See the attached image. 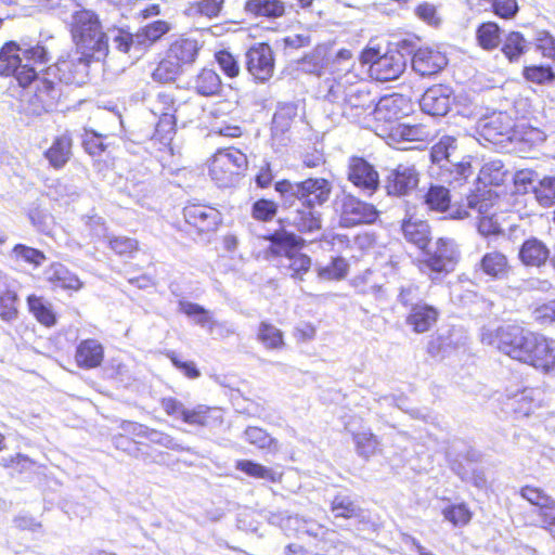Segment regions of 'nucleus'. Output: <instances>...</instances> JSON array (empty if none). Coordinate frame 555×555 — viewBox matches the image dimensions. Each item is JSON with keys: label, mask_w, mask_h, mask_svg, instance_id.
<instances>
[{"label": "nucleus", "mask_w": 555, "mask_h": 555, "mask_svg": "<svg viewBox=\"0 0 555 555\" xmlns=\"http://www.w3.org/2000/svg\"><path fill=\"white\" fill-rule=\"evenodd\" d=\"M456 149V140L453 137L444 135L437 143H435L430 151V156L434 163H441L448 160L451 152Z\"/></svg>", "instance_id": "nucleus-60"}, {"label": "nucleus", "mask_w": 555, "mask_h": 555, "mask_svg": "<svg viewBox=\"0 0 555 555\" xmlns=\"http://www.w3.org/2000/svg\"><path fill=\"white\" fill-rule=\"evenodd\" d=\"M182 422L195 427H212L221 425L223 417L220 409L198 404L192 409H186Z\"/></svg>", "instance_id": "nucleus-29"}, {"label": "nucleus", "mask_w": 555, "mask_h": 555, "mask_svg": "<svg viewBox=\"0 0 555 555\" xmlns=\"http://www.w3.org/2000/svg\"><path fill=\"white\" fill-rule=\"evenodd\" d=\"M275 53L268 42H257L245 52V68L255 83L269 82L275 73Z\"/></svg>", "instance_id": "nucleus-12"}, {"label": "nucleus", "mask_w": 555, "mask_h": 555, "mask_svg": "<svg viewBox=\"0 0 555 555\" xmlns=\"http://www.w3.org/2000/svg\"><path fill=\"white\" fill-rule=\"evenodd\" d=\"M353 53L349 49H340L335 55L328 60L327 68L331 74V77L326 78L324 83L327 88V93H330V87L332 81H360V76L353 73L352 68L354 63L352 61Z\"/></svg>", "instance_id": "nucleus-22"}, {"label": "nucleus", "mask_w": 555, "mask_h": 555, "mask_svg": "<svg viewBox=\"0 0 555 555\" xmlns=\"http://www.w3.org/2000/svg\"><path fill=\"white\" fill-rule=\"evenodd\" d=\"M414 297L410 287L401 288L398 294L400 305L406 310L404 322L414 334L428 333L436 327L440 310L425 300L414 301Z\"/></svg>", "instance_id": "nucleus-9"}, {"label": "nucleus", "mask_w": 555, "mask_h": 555, "mask_svg": "<svg viewBox=\"0 0 555 555\" xmlns=\"http://www.w3.org/2000/svg\"><path fill=\"white\" fill-rule=\"evenodd\" d=\"M334 212L341 228L349 229L374 223L378 217L377 208L351 193H343L334 201Z\"/></svg>", "instance_id": "nucleus-10"}, {"label": "nucleus", "mask_w": 555, "mask_h": 555, "mask_svg": "<svg viewBox=\"0 0 555 555\" xmlns=\"http://www.w3.org/2000/svg\"><path fill=\"white\" fill-rule=\"evenodd\" d=\"M512 405L517 415L529 416L540 406V402L534 398L533 391L522 390L514 396Z\"/></svg>", "instance_id": "nucleus-56"}, {"label": "nucleus", "mask_w": 555, "mask_h": 555, "mask_svg": "<svg viewBox=\"0 0 555 555\" xmlns=\"http://www.w3.org/2000/svg\"><path fill=\"white\" fill-rule=\"evenodd\" d=\"M347 179L356 188L373 194L379 186V175L372 164L360 156H352L348 163Z\"/></svg>", "instance_id": "nucleus-19"}, {"label": "nucleus", "mask_w": 555, "mask_h": 555, "mask_svg": "<svg viewBox=\"0 0 555 555\" xmlns=\"http://www.w3.org/2000/svg\"><path fill=\"white\" fill-rule=\"evenodd\" d=\"M480 340L511 360L535 371L550 373L555 370V340L517 321L482 331Z\"/></svg>", "instance_id": "nucleus-2"}, {"label": "nucleus", "mask_w": 555, "mask_h": 555, "mask_svg": "<svg viewBox=\"0 0 555 555\" xmlns=\"http://www.w3.org/2000/svg\"><path fill=\"white\" fill-rule=\"evenodd\" d=\"M335 517L352 518L357 515L354 503L347 496L336 495L331 504Z\"/></svg>", "instance_id": "nucleus-64"}, {"label": "nucleus", "mask_w": 555, "mask_h": 555, "mask_svg": "<svg viewBox=\"0 0 555 555\" xmlns=\"http://www.w3.org/2000/svg\"><path fill=\"white\" fill-rule=\"evenodd\" d=\"M513 125L514 119L509 114L505 112H494L479 119L477 131L485 141L501 144L506 141L511 142Z\"/></svg>", "instance_id": "nucleus-16"}, {"label": "nucleus", "mask_w": 555, "mask_h": 555, "mask_svg": "<svg viewBox=\"0 0 555 555\" xmlns=\"http://www.w3.org/2000/svg\"><path fill=\"white\" fill-rule=\"evenodd\" d=\"M235 468L248 477L263 479L272 483H279L283 479V472L266 467L251 460H238L235 462Z\"/></svg>", "instance_id": "nucleus-36"}, {"label": "nucleus", "mask_w": 555, "mask_h": 555, "mask_svg": "<svg viewBox=\"0 0 555 555\" xmlns=\"http://www.w3.org/2000/svg\"><path fill=\"white\" fill-rule=\"evenodd\" d=\"M244 436L249 444L260 450L275 452L279 449L278 440L261 427L248 426L244 431Z\"/></svg>", "instance_id": "nucleus-45"}, {"label": "nucleus", "mask_w": 555, "mask_h": 555, "mask_svg": "<svg viewBox=\"0 0 555 555\" xmlns=\"http://www.w3.org/2000/svg\"><path fill=\"white\" fill-rule=\"evenodd\" d=\"M411 65L412 69L421 77H433L444 69L448 65V57L439 49L424 46L414 51Z\"/></svg>", "instance_id": "nucleus-18"}, {"label": "nucleus", "mask_w": 555, "mask_h": 555, "mask_svg": "<svg viewBox=\"0 0 555 555\" xmlns=\"http://www.w3.org/2000/svg\"><path fill=\"white\" fill-rule=\"evenodd\" d=\"M104 357V346L96 338L81 339L75 347L74 361L81 370L89 371L100 367Z\"/></svg>", "instance_id": "nucleus-24"}, {"label": "nucleus", "mask_w": 555, "mask_h": 555, "mask_svg": "<svg viewBox=\"0 0 555 555\" xmlns=\"http://www.w3.org/2000/svg\"><path fill=\"white\" fill-rule=\"evenodd\" d=\"M414 14L429 26L437 27L441 24V17L434 3L423 1L414 8Z\"/></svg>", "instance_id": "nucleus-63"}, {"label": "nucleus", "mask_w": 555, "mask_h": 555, "mask_svg": "<svg viewBox=\"0 0 555 555\" xmlns=\"http://www.w3.org/2000/svg\"><path fill=\"white\" fill-rule=\"evenodd\" d=\"M520 496L539 509L543 517L555 520V500L542 488L526 485L519 490Z\"/></svg>", "instance_id": "nucleus-32"}, {"label": "nucleus", "mask_w": 555, "mask_h": 555, "mask_svg": "<svg viewBox=\"0 0 555 555\" xmlns=\"http://www.w3.org/2000/svg\"><path fill=\"white\" fill-rule=\"evenodd\" d=\"M70 36L76 54L94 60L96 53L106 55L108 52L107 36L93 11L82 9L73 14Z\"/></svg>", "instance_id": "nucleus-5"}, {"label": "nucleus", "mask_w": 555, "mask_h": 555, "mask_svg": "<svg viewBox=\"0 0 555 555\" xmlns=\"http://www.w3.org/2000/svg\"><path fill=\"white\" fill-rule=\"evenodd\" d=\"M247 166L246 155L235 147L218 150L210 162L209 175L219 185L229 184Z\"/></svg>", "instance_id": "nucleus-14"}, {"label": "nucleus", "mask_w": 555, "mask_h": 555, "mask_svg": "<svg viewBox=\"0 0 555 555\" xmlns=\"http://www.w3.org/2000/svg\"><path fill=\"white\" fill-rule=\"evenodd\" d=\"M287 263L283 268L288 273L289 278L296 281H304L305 275L308 274L312 267V259L301 249H297L289 254L287 257Z\"/></svg>", "instance_id": "nucleus-39"}, {"label": "nucleus", "mask_w": 555, "mask_h": 555, "mask_svg": "<svg viewBox=\"0 0 555 555\" xmlns=\"http://www.w3.org/2000/svg\"><path fill=\"white\" fill-rule=\"evenodd\" d=\"M170 30L171 25L169 22L156 20L140 27L137 33V38L141 43L152 46L158 42Z\"/></svg>", "instance_id": "nucleus-43"}, {"label": "nucleus", "mask_w": 555, "mask_h": 555, "mask_svg": "<svg viewBox=\"0 0 555 555\" xmlns=\"http://www.w3.org/2000/svg\"><path fill=\"white\" fill-rule=\"evenodd\" d=\"M528 42L525 36L517 30L509 31L502 43L501 51L511 63L518 62L527 52Z\"/></svg>", "instance_id": "nucleus-40"}, {"label": "nucleus", "mask_w": 555, "mask_h": 555, "mask_svg": "<svg viewBox=\"0 0 555 555\" xmlns=\"http://www.w3.org/2000/svg\"><path fill=\"white\" fill-rule=\"evenodd\" d=\"M550 257L546 245L535 237L526 240L519 249V259L527 267H541Z\"/></svg>", "instance_id": "nucleus-35"}, {"label": "nucleus", "mask_w": 555, "mask_h": 555, "mask_svg": "<svg viewBox=\"0 0 555 555\" xmlns=\"http://www.w3.org/2000/svg\"><path fill=\"white\" fill-rule=\"evenodd\" d=\"M203 44L190 35L181 34L167 46L164 55L152 72V79L158 83L176 81L186 68L198 60Z\"/></svg>", "instance_id": "nucleus-3"}, {"label": "nucleus", "mask_w": 555, "mask_h": 555, "mask_svg": "<svg viewBox=\"0 0 555 555\" xmlns=\"http://www.w3.org/2000/svg\"><path fill=\"white\" fill-rule=\"evenodd\" d=\"M359 62L367 67L370 76L377 81L396 80L405 69V60L399 50L382 52L379 46L364 47L359 54Z\"/></svg>", "instance_id": "nucleus-7"}, {"label": "nucleus", "mask_w": 555, "mask_h": 555, "mask_svg": "<svg viewBox=\"0 0 555 555\" xmlns=\"http://www.w3.org/2000/svg\"><path fill=\"white\" fill-rule=\"evenodd\" d=\"M93 60L78 54L59 57L57 61L44 69V75L52 76L60 86H81L89 75V67Z\"/></svg>", "instance_id": "nucleus-13"}, {"label": "nucleus", "mask_w": 555, "mask_h": 555, "mask_svg": "<svg viewBox=\"0 0 555 555\" xmlns=\"http://www.w3.org/2000/svg\"><path fill=\"white\" fill-rule=\"evenodd\" d=\"M51 59L50 50L41 41L30 46L8 40L0 47V77L12 79L23 90L35 83L26 102L38 115L55 109L64 95L60 82L52 76L44 72L41 77L38 75L36 67L48 64Z\"/></svg>", "instance_id": "nucleus-1"}, {"label": "nucleus", "mask_w": 555, "mask_h": 555, "mask_svg": "<svg viewBox=\"0 0 555 555\" xmlns=\"http://www.w3.org/2000/svg\"><path fill=\"white\" fill-rule=\"evenodd\" d=\"M530 315L533 322L541 326L555 324V298L533 304L530 307Z\"/></svg>", "instance_id": "nucleus-50"}, {"label": "nucleus", "mask_w": 555, "mask_h": 555, "mask_svg": "<svg viewBox=\"0 0 555 555\" xmlns=\"http://www.w3.org/2000/svg\"><path fill=\"white\" fill-rule=\"evenodd\" d=\"M478 268L482 274L492 280L506 279L513 271L508 257L500 250L483 254L478 262Z\"/></svg>", "instance_id": "nucleus-27"}, {"label": "nucleus", "mask_w": 555, "mask_h": 555, "mask_svg": "<svg viewBox=\"0 0 555 555\" xmlns=\"http://www.w3.org/2000/svg\"><path fill=\"white\" fill-rule=\"evenodd\" d=\"M278 211V202L267 197L256 199L250 207L251 218L262 223L271 222L276 217Z\"/></svg>", "instance_id": "nucleus-49"}, {"label": "nucleus", "mask_w": 555, "mask_h": 555, "mask_svg": "<svg viewBox=\"0 0 555 555\" xmlns=\"http://www.w3.org/2000/svg\"><path fill=\"white\" fill-rule=\"evenodd\" d=\"M359 455L367 459L376 453L378 440L371 431L357 433L352 436Z\"/></svg>", "instance_id": "nucleus-58"}, {"label": "nucleus", "mask_w": 555, "mask_h": 555, "mask_svg": "<svg viewBox=\"0 0 555 555\" xmlns=\"http://www.w3.org/2000/svg\"><path fill=\"white\" fill-rule=\"evenodd\" d=\"M476 40L478 46L486 50L492 51L500 46L501 28L495 22H483L476 29Z\"/></svg>", "instance_id": "nucleus-41"}, {"label": "nucleus", "mask_w": 555, "mask_h": 555, "mask_svg": "<svg viewBox=\"0 0 555 555\" xmlns=\"http://www.w3.org/2000/svg\"><path fill=\"white\" fill-rule=\"evenodd\" d=\"M400 230L403 238L422 251L426 250L431 243V228L427 220L413 215L406 216L401 220Z\"/></svg>", "instance_id": "nucleus-23"}, {"label": "nucleus", "mask_w": 555, "mask_h": 555, "mask_svg": "<svg viewBox=\"0 0 555 555\" xmlns=\"http://www.w3.org/2000/svg\"><path fill=\"white\" fill-rule=\"evenodd\" d=\"M179 311L189 318H194L196 323L201 326H208L210 328L215 326L212 314L198 304L180 301Z\"/></svg>", "instance_id": "nucleus-52"}, {"label": "nucleus", "mask_w": 555, "mask_h": 555, "mask_svg": "<svg viewBox=\"0 0 555 555\" xmlns=\"http://www.w3.org/2000/svg\"><path fill=\"white\" fill-rule=\"evenodd\" d=\"M244 12L254 17L278 20L286 15V4L282 0H245Z\"/></svg>", "instance_id": "nucleus-30"}, {"label": "nucleus", "mask_w": 555, "mask_h": 555, "mask_svg": "<svg viewBox=\"0 0 555 555\" xmlns=\"http://www.w3.org/2000/svg\"><path fill=\"white\" fill-rule=\"evenodd\" d=\"M522 76L526 80L537 85L552 82L555 79L553 69L550 66L543 65L525 66Z\"/></svg>", "instance_id": "nucleus-59"}, {"label": "nucleus", "mask_w": 555, "mask_h": 555, "mask_svg": "<svg viewBox=\"0 0 555 555\" xmlns=\"http://www.w3.org/2000/svg\"><path fill=\"white\" fill-rule=\"evenodd\" d=\"M360 81H332L326 96L341 104L343 115L354 122L367 124L373 119L376 96L359 85Z\"/></svg>", "instance_id": "nucleus-6"}, {"label": "nucleus", "mask_w": 555, "mask_h": 555, "mask_svg": "<svg viewBox=\"0 0 555 555\" xmlns=\"http://www.w3.org/2000/svg\"><path fill=\"white\" fill-rule=\"evenodd\" d=\"M348 261L341 256H336L326 266L318 268L317 274L323 281H340L348 275Z\"/></svg>", "instance_id": "nucleus-47"}, {"label": "nucleus", "mask_w": 555, "mask_h": 555, "mask_svg": "<svg viewBox=\"0 0 555 555\" xmlns=\"http://www.w3.org/2000/svg\"><path fill=\"white\" fill-rule=\"evenodd\" d=\"M425 203L431 210L447 211L451 203L449 190L440 185L430 186L425 194Z\"/></svg>", "instance_id": "nucleus-54"}, {"label": "nucleus", "mask_w": 555, "mask_h": 555, "mask_svg": "<svg viewBox=\"0 0 555 555\" xmlns=\"http://www.w3.org/2000/svg\"><path fill=\"white\" fill-rule=\"evenodd\" d=\"M408 106L409 100L398 93L387 94L375 101V128L388 134L392 126L400 124L399 119L406 114Z\"/></svg>", "instance_id": "nucleus-15"}, {"label": "nucleus", "mask_w": 555, "mask_h": 555, "mask_svg": "<svg viewBox=\"0 0 555 555\" xmlns=\"http://www.w3.org/2000/svg\"><path fill=\"white\" fill-rule=\"evenodd\" d=\"M214 60L227 78L234 79L241 73L240 63L234 54L227 49L215 52Z\"/></svg>", "instance_id": "nucleus-55"}, {"label": "nucleus", "mask_w": 555, "mask_h": 555, "mask_svg": "<svg viewBox=\"0 0 555 555\" xmlns=\"http://www.w3.org/2000/svg\"><path fill=\"white\" fill-rule=\"evenodd\" d=\"M105 139L106 137H103L93 130L86 131L82 139L83 150L93 158H98L96 163L99 166H101L100 169L108 167L106 162H104V165H102L100 160V157L107 152L109 146V144L105 142Z\"/></svg>", "instance_id": "nucleus-44"}, {"label": "nucleus", "mask_w": 555, "mask_h": 555, "mask_svg": "<svg viewBox=\"0 0 555 555\" xmlns=\"http://www.w3.org/2000/svg\"><path fill=\"white\" fill-rule=\"evenodd\" d=\"M109 250L120 257L132 259L140 251V243L137 238L126 235H113L107 238Z\"/></svg>", "instance_id": "nucleus-42"}, {"label": "nucleus", "mask_w": 555, "mask_h": 555, "mask_svg": "<svg viewBox=\"0 0 555 555\" xmlns=\"http://www.w3.org/2000/svg\"><path fill=\"white\" fill-rule=\"evenodd\" d=\"M176 133V118L172 114H163L158 118L155 130L152 134V140L163 144H170Z\"/></svg>", "instance_id": "nucleus-51"}, {"label": "nucleus", "mask_w": 555, "mask_h": 555, "mask_svg": "<svg viewBox=\"0 0 555 555\" xmlns=\"http://www.w3.org/2000/svg\"><path fill=\"white\" fill-rule=\"evenodd\" d=\"M534 46L543 57L555 60V37L548 30L542 29L537 33Z\"/></svg>", "instance_id": "nucleus-61"}, {"label": "nucleus", "mask_w": 555, "mask_h": 555, "mask_svg": "<svg viewBox=\"0 0 555 555\" xmlns=\"http://www.w3.org/2000/svg\"><path fill=\"white\" fill-rule=\"evenodd\" d=\"M143 439L164 446H169L172 442V438L168 435H164L135 422L122 421L119 426V431L113 436V443L118 450L129 454H135L140 451L139 446L142 443Z\"/></svg>", "instance_id": "nucleus-11"}, {"label": "nucleus", "mask_w": 555, "mask_h": 555, "mask_svg": "<svg viewBox=\"0 0 555 555\" xmlns=\"http://www.w3.org/2000/svg\"><path fill=\"white\" fill-rule=\"evenodd\" d=\"M269 242L268 250L275 257H287L297 249H302L305 240L285 230L274 231L264 237Z\"/></svg>", "instance_id": "nucleus-28"}, {"label": "nucleus", "mask_w": 555, "mask_h": 555, "mask_svg": "<svg viewBox=\"0 0 555 555\" xmlns=\"http://www.w3.org/2000/svg\"><path fill=\"white\" fill-rule=\"evenodd\" d=\"M420 173L413 165L399 164L386 178V191L391 196H405L418 185Z\"/></svg>", "instance_id": "nucleus-21"}, {"label": "nucleus", "mask_w": 555, "mask_h": 555, "mask_svg": "<svg viewBox=\"0 0 555 555\" xmlns=\"http://www.w3.org/2000/svg\"><path fill=\"white\" fill-rule=\"evenodd\" d=\"M26 304L29 313L36 321L44 327H52L57 323L56 313L53 310L51 302L44 297L30 294L26 297Z\"/></svg>", "instance_id": "nucleus-34"}, {"label": "nucleus", "mask_w": 555, "mask_h": 555, "mask_svg": "<svg viewBox=\"0 0 555 555\" xmlns=\"http://www.w3.org/2000/svg\"><path fill=\"white\" fill-rule=\"evenodd\" d=\"M193 89L202 96H216L222 91L220 75L210 67H202L193 78Z\"/></svg>", "instance_id": "nucleus-33"}, {"label": "nucleus", "mask_w": 555, "mask_h": 555, "mask_svg": "<svg viewBox=\"0 0 555 555\" xmlns=\"http://www.w3.org/2000/svg\"><path fill=\"white\" fill-rule=\"evenodd\" d=\"M256 337L266 349L281 350L285 347L284 333L271 322H260Z\"/></svg>", "instance_id": "nucleus-37"}, {"label": "nucleus", "mask_w": 555, "mask_h": 555, "mask_svg": "<svg viewBox=\"0 0 555 555\" xmlns=\"http://www.w3.org/2000/svg\"><path fill=\"white\" fill-rule=\"evenodd\" d=\"M533 194L538 203L543 207L555 204V178L544 177L533 188Z\"/></svg>", "instance_id": "nucleus-57"}, {"label": "nucleus", "mask_w": 555, "mask_h": 555, "mask_svg": "<svg viewBox=\"0 0 555 555\" xmlns=\"http://www.w3.org/2000/svg\"><path fill=\"white\" fill-rule=\"evenodd\" d=\"M73 142V135L69 131H65L53 139L52 144L44 152V157L53 168L61 169L69 160Z\"/></svg>", "instance_id": "nucleus-31"}, {"label": "nucleus", "mask_w": 555, "mask_h": 555, "mask_svg": "<svg viewBox=\"0 0 555 555\" xmlns=\"http://www.w3.org/2000/svg\"><path fill=\"white\" fill-rule=\"evenodd\" d=\"M467 208L477 212L478 217L491 212L494 205L490 191L476 190L466 197Z\"/></svg>", "instance_id": "nucleus-53"}, {"label": "nucleus", "mask_w": 555, "mask_h": 555, "mask_svg": "<svg viewBox=\"0 0 555 555\" xmlns=\"http://www.w3.org/2000/svg\"><path fill=\"white\" fill-rule=\"evenodd\" d=\"M18 294L13 288H5L0 292V320L3 322H12L17 319L18 310Z\"/></svg>", "instance_id": "nucleus-48"}, {"label": "nucleus", "mask_w": 555, "mask_h": 555, "mask_svg": "<svg viewBox=\"0 0 555 555\" xmlns=\"http://www.w3.org/2000/svg\"><path fill=\"white\" fill-rule=\"evenodd\" d=\"M333 185L323 177H310L297 181L296 199L301 204L317 208L326 204L332 195Z\"/></svg>", "instance_id": "nucleus-17"}, {"label": "nucleus", "mask_w": 555, "mask_h": 555, "mask_svg": "<svg viewBox=\"0 0 555 555\" xmlns=\"http://www.w3.org/2000/svg\"><path fill=\"white\" fill-rule=\"evenodd\" d=\"M223 225L220 209L197 198L186 201L175 219L177 231L192 238L209 240Z\"/></svg>", "instance_id": "nucleus-4"}, {"label": "nucleus", "mask_w": 555, "mask_h": 555, "mask_svg": "<svg viewBox=\"0 0 555 555\" xmlns=\"http://www.w3.org/2000/svg\"><path fill=\"white\" fill-rule=\"evenodd\" d=\"M399 141L426 142L429 139V130L422 124L408 125L399 124L391 127L387 134Z\"/></svg>", "instance_id": "nucleus-38"}, {"label": "nucleus", "mask_w": 555, "mask_h": 555, "mask_svg": "<svg viewBox=\"0 0 555 555\" xmlns=\"http://www.w3.org/2000/svg\"><path fill=\"white\" fill-rule=\"evenodd\" d=\"M420 103L424 113L431 116H444L451 109V90L443 85H434L424 92Z\"/></svg>", "instance_id": "nucleus-25"}, {"label": "nucleus", "mask_w": 555, "mask_h": 555, "mask_svg": "<svg viewBox=\"0 0 555 555\" xmlns=\"http://www.w3.org/2000/svg\"><path fill=\"white\" fill-rule=\"evenodd\" d=\"M224 4V0H197L191 3L192 11L208 18L217 17Z\"/></svg>", "instance_id": "nucleus-62"}, {"label": "nucleus", "mask_w": 555, "mask_h": 555, "mask_svg": "<svg viewBox=\"0 0 555 555\" xmlns=\"http://www.w3.org/2000/svg\"><path fill=\"white\" fill-rule=\"evenodd\" d=\"M279 224L288 227L299 234H312L322 229V214L314 207L301 205L291 215L279 219Z\"/></svg>", "instance_id": "nucleus-20"}, {"label": "nucleus", "mask_w": 555, "mask_h": 555, "mask_svg": "<svg viewBox=\"0 0 555 555\" xmlns=\"http://www.w3.org/2000/svg\"><path fill=\"white\" fill-rule=\"evenodd\" d=\"M46 280L54 289L79 292L85 283L80 278L60 262L51 263L46 270Z\"/></svg>", "instance_id": "nucleus-26"}, {"label": "nucleus", "mask_w": 555, "mask_h": 555, "mask_svg": "<svg viewBox=\"0 0 555 555\" xmlns=\"http://www.w3.org/2000/svg\"><path fill=\"white\" fill-rule=\"evenodd\" d=\"M435 246V251L415 261L418 271L427 275L433 283L452 273L460 259V251L452 238L439 237Z\"/></svg>", "instance_id": "nucleus-8"}, {"label": "nucleus", "mask_w": 555, "mask_h": 555, "mask_svg": "<svg viewBox=\"0 0 555 555\" xmlns=\"http://www.w3.org/2000/svg\"><path fill=\"white\" fill-rule=\"evenodd\" d=\"M544 141V133L541 129L532 127L526 122L513 125V135L511 142L526 143L529 146H533Z\"/></svg>", "instance_id": "nucleus-46"}]
</instances>
